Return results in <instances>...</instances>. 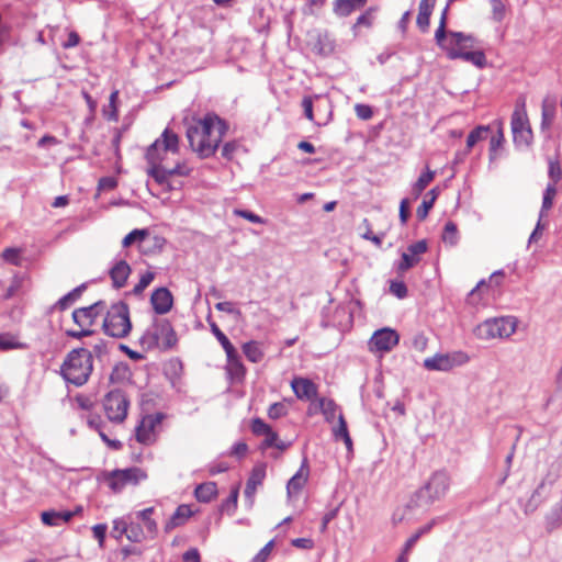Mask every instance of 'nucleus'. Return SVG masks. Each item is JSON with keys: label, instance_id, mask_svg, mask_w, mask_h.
Instances as JSON below:
<instances>
[{"label": "nucleus", "instance_id": "nucleus-1", "mask_svg": "<svg viewBox=\"0 0 562 562\" xmlns=\"http://www.w3.org/2000/svg\"><path fill=\"white\" fill-rule=\"evenodd\" d=\"M179 149V137L178 135L166 128L161 136L157 138L147 149L146 159L150 165L148 175L164 188L165 191L173 189L169 181V178L173 175L187 176L189 170L183 169L179 164L173 168H166L162 166V161L166 159L169 153L176 154Z\"/></svg>", "mask_w": 562, "mask_h": 562}, {"label": "nucleus", "instance_id": "nucleus-2", "mask_svg": "<svg viewBox=\"0 0 562 562\" xmlns=\"http://www.w3.org/2000/svg\"><path fill=\"white\" fill-rule=\"evenodd\" d=\"M227 131L226 123L216 114L193 120L187 128V138L193 151L201 158L211 157Z\"/></svg>", "mask_w": 562, "mask_h": 562}, {"label": "nucleus", "instance_id": "nucleus-3", "mask_svg": "<svg viewBox=\"0 0 562 562\" xmlns=\"http://www.w3.org/2000/svg\"><path fill=\"white\" fill-rule=\"evenodd\" d=\"M450 486V477L443 471H437L432 473L429 480L412 496L404 509H397L393 514V521L395 524L401 522L405 519H409L411 516L406 512L412 513L414 510L426 512L437 501H440L447 494Z\"/></svg>", "mask_w": 562, "mask_h": 562}, {"label": "nucleus", "instance_id": "nucleus-4", "mask_svg": "<svg viewBox=\"0 0 562 562\" xmlns=\"http://www.w3.org/2000/svg\"><path fill=\"white\" fill-rule=\"evenodd\" d=\"M92 362V355L88 349H74L66 356L60 367V374L66 382L81 386L89 380L93 370Z\"/></svg>", "mask_w": 562, "mask_h": 562}, {"label": "nucleus", "instance_id": "nucleus-5", "mask_svg": "<svg viewBox=\"0 0 562 562\" xmlns=\"http://www.w3.org/2000/svg\"><path fill=\"white\" fill-rule=\"evenodd\" d=\"M177 342L176 333L167 319H155L140 337V344L147 349H170Z\"/></svg>", "mask_w": 562, "mask_h": 562}, {"label": "nucleus", "instance_id": "nucleus-6", "mask_svg": "<svg viewBox=\"0 0 562 562\" xmlns=\"http://www.w3.org/2000/svg\"><path fill=\"white\" fill-rule=\"evenodd\" d=\"M132 328L127 304L119 302L113 304L106 312L103 321V329L106 335L114 338L125 337Z\"/></svg>", "mask_w": 562, "mask_h": 562}, {"label": "nucleus", "instance_id": "nucleus-7", "mask_svg": "<svg viewBox=\"0 0 562 562\" xmlns=\"http://www.w3.org/2000/svg\"><path fill=\"white\" fill-rule=\"evenodd\" d=\"M516 322L513 317H499L487 319L475 328V335L480 339L488 340L494 338L509 337L515 333Z\"/></svg>", "mask_w": 562, "mask_h": 562}, {"label": "nucleus", "instance_id": "nucleus-8", "mask_svg": "<svg viewBox=\"0 0 562 562\" xmlns=\"http://www.w3.org/2000/svg\"><path fill=\"white\" fill-rule=\"evenodd\" d=\"M510 126L516 146L527 147L531 144L533 135L524 102L516 105L512 114Z\"/></svg>", "mask_w": 562, "mask_h": 562}, {"label": "nucleus", "instance_id": "nucleus-9", "mask_svg": "<svg viewBox=\"0 0 562 562\" xmlns=\"http://www.w3.org/2000/svg\"><path fill=\"white\" fill-rule=\"evenodd\" d=\"M146 479V472L137 467L114 470L105 475V482L108 486L115 493L121 492L128 485H137L139 482Z\"/></svg>", "mask_w": 562, "mask_h": 562}, {"label": "nucleus", "instance_id": "nucleus-10", "mask_svg": "<svg viewBox=\"0 0 562 562\" xmlns=\"http://www.w3.org/2000/svg\"><path fill=\"white\" fill-rule=\"evenodd\" d=\"M130 402L126 395L114 390L109 392L103 400V408L106 417L113 423H122L127 416Z\"/></svg>", "mask_w": 562, "mask_h": 562}, {"label": "nucleus", "instance_id": "nucleus-11", "mask_svg": "<svg viewBox=\"0 0 562 562\" xmlns=\"http://www.w3.org/2000/svg\"><path fill=\"white\" fill-rule=\"evenodd\" d=\"M469 361L467 353L457 351L452 353H437L424 360V367L430 371H449L454 367L462 366Z\"/></svg>", "mask_w": 562, "mask_h": 562}, {"label": "nucleus", "instance_id": "nucleus-12", "mask_svg": "<svg viewBox=\"0 0 562 562\" xmlns=\"http://www.w3.org/2000/svg\"><path fill=\"white\" fill-rule=\"evenodd\" d=\"M398 340L400 337L394 329L382 328L372 335L369 349L373 352H387L398 344Z\"/></svg>", "mask_w": 562, "mask_h": 562}, {"label": "nucleus", "instance_id": "nucleus-13", "mask_svg": "<svg viewBox=\"0 0 562 562\" xmlns=\"http://www.w3.org/2000/svg\"><path fill=\"white\" fill-rule=\"evenodd\" d=\"M162 414L145 416L136 428V439L143 445H151L156 441V428L162 422Z\"/></svg>", "mask_w": 562, "mask_h": 562}, {"label": "nucleus", "instance_id": "nucleus-14", "mask_svg": "<svg viewBox=\"0 0 562 562\" xmlns=\"http://www.w3.org/2000/svg\"><path fill=\"white\" fill-rule=\"evenodd\" d=\"M153 240V245L157 248H161L165 240L158 236H154L150 238L149 231L146 228L143 229H134L131 233H128L122 240V246L124 248H127L134 244H137L140 251L146 252L147 249L145 248L144 244Z\"/></svg>", "mask_w": 562, "mask_h": 562}, {"label": "nucleus", "instance_id": "nucleus-15", "mask_svg": "<svg viewBox=\"0 0 562 562\" xmlns=\"http://www.w3.org/2000/svg\"><path fill=\"white\" fill-rule=\"evenodd\" d=\"M104 310L102 302H97L90 306L77 308L72 312L74 322L80 327H90L97 319V317Z\"/></svg>", "mask_w": 562, "mask_h": 562}, {"label": "nucleus", "instance_id": "nucleus-16", "mask_svg": "<svg viewBox=\"0 0 562 562\" xmlns=\"http://www.w3.org/2000/svg\"><path fill=\"white\" fill-rule=\"evenodd\" d=\"M266 477V465L265 464H258L256 465L246 484L245 488V497L249 504V506H252L255 502V494L257 492V488L262 485V482Z\"/></svg>", "mask_w": 562, "mask_h": 562}, {"label": "nucleus", "instance_id": "nucleus-17", "mask_svg": "<svg viewBox=\"0 0 562 562\" xmlns=\"http://www.w3.org/2000/svg\"><path fill=\"white\" fill-rule=\"evenodd\" d=\"M310 469L306 460L302 463L299 471L289 480L286 485L288 497L292 499L297 496L307 482Z\"/></svg>", "mask_w": 562, "mask_h": 562}, {"label": "nucleus", "instance_id": "nucleus-18", "mask_svg": "<svg viewBox=\"0 0 562 562\" xmlns=\"http://www.w3.org/2000/svg\"><path fill=\"white\" fill-rule=\"evenodd\" d=\"M150 303L157 314H166L172 307V295L166 288L156 289L150 296Z\"/></svg>", "mask_w": 562, "mask_h": 562}, {"label": "nucleus", "instance_id": "nucleus-19", "mask_svg": "<svg viewBox=\"0 0 562 562\" xmlns=\"http://www.w3.org/2000/svg\"><path fill=\"white\" fill-rule=\"evenodd\" d=\"M449 59H463L475 65L479 68H483L486 65V57L482 50H462L456 47L448 48Z\"/></svg>", "mask_w": 562, "mask_h": 562}, {"label": "nucleus", "instance_id": "nucleus-20", "mask_svg": "<svg viewBox=\"0 0 562 562\" xmlns=\"http://www.w3.org/2000/svg\"><path fill=\"white\" fill-rule=\"evenodd\" d=\"M291 387L300 400L310 401L314 396H316L317 387L316 385L308 379L305 378H294L291 382Z\"/></svg>", "mask_w": 562, "mask_h": 562}, {"label": "nucleus", "instance_id": "nucleus-21", "mask_svg": "<svg viewBox=\"0 0 562 562\" xmlns=\"http://www.w3.org/2000/svg\"><path fill=\"white\" fill-rule=\"evenodd\" d=\"M131 267L125 260L117 261L110 270V277L113 286L116 289L123 288L131 274Z\"/></svg>", "mask_w": 562, "mask_h": 562}, {"label": "nucleus", "instance_id": "nucleus-22", "mask_svg": "<svg viewBox=\"0 0 562 562\" xmlns=\"http://www.w3.org/2000/svg\"><path fill=\"white\" fill-rule=\"evenodd\" d=\"M226 353V370L228 374L234 379H241L245 375V367L241 363L240 357L236 348L225 351Z\"/></svg>", "mask_w": 562, "mask_h": 562}, {"label": "nucleus", "instance_id": "nucleus-23", "mask_svg": "<svg viewBox=\"0 0 562 562\" xmlns=\"http://www.w3.org/2000/svg\"><path fill=\"white\" fill-rule=\"evenodd\" d=\"M192 515L193 510L190 505L182 504L178 506L173 515L165 525L166 531H170L177 527L184 525Z\"/></svg>", "mask_w": 562, "mask_h": 562}, {"label": "nucleus", "instance_id": "nucleus-24", "mask_svg": "<svg viewBox=\"0 0 562 562\" xmlns=\"http://www.w3.org/2000/svg\"><path fill=\"white\" fill-rule=\"evenodd\" d=\"M74 514L69 510L56 512V510H47L41 514V519L44 525L56 527L61 524L68 522L72 518Z\"/></svg>", "mask_w": 562, "mask_h": 562}, {"label": "nucleus", "instance_id": "nucleus-25", "mask_svg": "<svg viewBox=\"0 0 562 562\" xmlns=\"http://www.w3.org/2000/svg\"><path fill=\"white\" fill-rule=\"evenodd\" d=\"M555 117V102L550 99L546 98L542 101L541 104V130L547 131L551 127L553 121Z\"/></svg>", "mask_w": 562, "mask_h": 562}, {"label": "nucleus", "instance_id": "nucleus-26", "mask_svg": "<svg viewBox=\"0 0 562 562\" xmlns=\"http://www.w3.org/2000/svg\"><path fill=\"white\" fill-rule=\"evenodd\" d=\"M27 344L20 340L19 335L11 333H0V350L8 351L13 349H27Z\"/></svg>", "mask_w": 562, "mask_h": 562}, {"label": "nucleus", "instance_id": "nucleus-27", "mask_svg": "<svg viewBox=\"0 0 562 562\" xmlns=\"http://www.w3.org/2000/svg\"><path fill=\"white\" fill-rule=\"evenodd\" d=\"M194 495L199 502L209 503L217 495V486L214 482H205L195 487Z\"/></svg>", "mask_w": 562, "mask_h": 562}, {"label": "nucleus", "instance_id": "nucleus-28", "mask_svg": "<svg viewBox=\"0 0 562 562\" xmlns=\"http://www.w3.org/2000/svg\"><path fill=\"white\" fill-rule=\"evenodd\" d=\"M333 435L336 440H342L349 451L352 449V441L347 429L346 420L341 413H338V423L333 427Z\"/></svg>", "mask_w": 562, "mask_h": 562}, {"label": "nucleus", "instance_id": "nucleus-29", "mask_svg": "<svg viewBox=\"0 0 562 562\" xmlns=\"http://www.w3.org/2000/svg\"><path fill=\"white\" fill-rule=\"evenodd\" d=\"M432 8L434 4L429 0H422L419 3L416 23L423 32L427 31L429 26Z\"/></svg>", "mask_w": 562, "mask_h": 562}, {"label": "nucleus", "instance_id": "nucleus-30", "mask_svg": "<svg viewBox=\"0 0 562 562\" xmlns=\"http://www.w3.org/2000/svg\"><path fill=\"white\" fill-rule=\"evenodd\" d=\"M367 0H336L335 12L341 16L349 15L352 11L362 8Z\"/></svg>", "mask_w": 562, "mask_h": 562}, {"label": "nucleus", "instance_id": "nucleus-31", "mask_svg": "<svg viewBox=\"0 0 562 562\" xmlns=\"http://www.w3.org/2000/svg\"><path fill=\"white\" fill-rule=\"evenodd\" d=\"M450 43L458 49L467 50L474 46V37L461 32H450Z\"/></svg>", "mask_w": 562, "mask_h": 562}, {"label": "nucleus", "instance_id": "nucleus-32", "mask_svg": "<svg viewBox=\"0 0 562 562\" xmlns=\"http://www.w3.org/2000/svg\"><path fill=\"white\" fill-rule=\"evenodd\" d=\"M562 526V501L555 504L546 517V528L552 531Z\"/></svg>", "mask_w": 562, "mask_h": 562}, {"label": "nucleus", "instance_id": "nucleus-33", "mask_svg": "<svg viewBox=\"0 0 562 562\" xmlns=\"http://www.w3.org/2000/svg\"><path fill=\"white\" fill-rule=\"evenodd\" d=\"M154 513V507H148L143 510H139L136 516L139 520L144 522L145 529L149 537H155L157 533V524L154 519H151V515Z\"/></svg>", "mask_w": 562, "mask_h": 562}, {"label": "nucleus", "instance_id": "nucleus-34", "mask_svg": "<svg viewBox=\"0 0 562 562\" xmlns=\"http://www.w3.org/2000/svg\"><path fill=\"white\" fill-rule=\"evenodd\" d=\"M439 194V191L437 188L431 189L427 195L426 199L423 201L422 205L417 209V217L419 220H425L429 213V210L432 207L437 196Z\"/></svg>", "mask_w": 562, "mask_h": 562}, {"label": "nucleus", "instance_id": "nucleus-35", "mask_svg": "<svg viewBox=\"0 0 562 562\" xmlns=\"http://www.w3.org/2000/svg\"><path fill=\"white\" fill-rule=\"evenodd\" d=\"M243 351L246 358L254 363L261 361V359L263 358V352L260 348L259 342L257 341H248L244 344Z\"/></svg>", "mask_w": 562, "mask_h": 562}, {"label": "nucleus", "instance_id": "nucleus-36", "mask_svg": "<svg viewBox=\"0 0 562 562\" xmlns=\"http://www.w3.org/2000/svg\"><path fill=\"white\" fill-rule=\"evenodd\" d=\"M435 172L427 168L425 172H423L417 181L414 183L412 188V193L415 198H418L422 192L426 189V187L434 180Z\"/></svg>", "mask_w": 562, "mask_h": 562}, {"label": "nucleus", "instance_id": "nucleus-37", "mask_svg": "<svg viewBox=\"0 0 562 562\" xmlns=\"http://www.w3.org/2000/svg\"><path fill=\"white\" fill-rule=\"evenodd\" d=\"M446 21H447V8L443 10L442 14H441V19H440V23H439V26L435 33V40L437 42V44L446 49L448 52V48H451L453 47L452 44L450 43V41L448 43H446Z\"/></svg>", "mask_w": 562, "mask_h": 562}, {"label": "nucleus", "instance_id": "nucleus-38", "mask_svg": "<svg viewBox=\"0 0 562 562\" xmlns=\"http://www.w3.org/2000/svg\"><path fill=\"white\" fill-rule=\"evenodd\" d=\"M319 407L327 422L333 423L336 417L338 418V406L333 400L321 398Z\"/></svg>", "mask_w": 562, "mask_h": 562}, {"label": "nucleus", "instance_id": "nucleus-39", "mask_svg": "<svg viewBox=\"0 0 562 562\" xmlns=\"http://www.w3.org/2000/svg\"><path fill=\"white\" fill-rule=\"evenodd\" d=\"M420 261V257L413 255L411 251H405L402 254V259L397 265V271L403 273L408 269L415 267Z\"/></svg>", "mask_w": 562, "mask_h": 562}, {"label": "nucleus", "instance_id": "nucleus-40", "mask_svg": "<svg viewBox=\"0 0 562 562\" xmlns=\"http://www.w3.org/2000/svg\"><path fill=\"white\" fill-rule=\"evenodd\" d=\"M557 194V189L554 187V183H549L546 188L543 200H542V206L540 211V217H543L546 215V212L549 211L552 207L553 199Z\"/></svg>", "mask_w": 562, "mask_h": 562}, {"label": "nucleus", "instance_id": "nucleus-41", "mask_svg": "<svg viewBox=\"0 0 562 562\" xmlns=\"http://www.w3.org/2000/svg\"><path fill=\"white\" fill-rule=\"evenodd\" d=\"M83 289L85 285H80L70 291L69 293H67L66 295H64L63 297H60L57 302L59 308L66 310L67 307H69L75 301H77L80 297Z\"/></svg>", "mask_w": 562, "mask_h": 562}, {"label": "nucleus", "instance_id": "nucleus-42", "mask_svg": "<svg viewBox=\"0 0 562 562\" xmlns=\"http://www.w3.org/2000/svg\"><path fill=\"white\" fill-rule=\"evenodd\" d=\"M459 239L458 236V229L457 225L453 222H448L445 225L443 233H442V240L445 244H448L450 246L457 245Z\"/></svg>", "mask_w": 562, "mask_h": 562}, {"label": "nucleus", "instance_id": "nucleus-43", "mask_svg": "<svg viewBox=\"0 0 562 562\" xmlns=\"http://www.w3.org/2000/svg\"><path fill=\"white\" fill-rule=\"evenodd\" d=\"M155 273L153 271H146L145 273L140 274L139 281L133 290L131 291V294L133 295H140L144 290L154 281Z\"/></svg>", "mask_w": 562, "mask_h": 562}, {"label": "nucleus", "instance_id": "nucleus-44", "mask_svg": "<svg viewBox=\"0 0 562 562\" xmlns=\"http://www.w3.org/2000/svg\"><path fill=\"white\" fill-rule=\"evenodd\" d=\"M488 130V126H477L474 128L467 138V149L470 150L479 140L484 139Z\"/></svg>", "mask_w": 562, "mask_h": 562}, {"label": "nucleus", "instance_id": "nucleus-45", "mask_svg": "<svg viewBox=\"0 0 562 562\" xmlns=\"http://www.w3.org/2000/svg\"><path fill=\"white\" fill-rule=\"evenodd\" d=\"M2 258H3V260H5L7 262H9L11 265L20 266L21 265V249L14 248V247L5 248L2 252Z\"/></svg>", "mask_w": 562, "mask_h": 562}, {"label": "nucleus", "instance_id": "nucleus-46", "mask_svg": "<svg viewBox=\"0 0 562 562\" xmlns=\"http://www.w3.org/2000/svg\"><path fill=\"white\" fill-rule=\"evenodd\" d=\"M431 524L430 525H427L423 528H420L415 535H413L406 542L405 544V549H404V552L403 554H401L397 559L396 562H404L406 560V558L404 557V554L417 542V540L419 539V537L427 532L430 528H431Z\"/></svg>", "mask_w": 562, "mask_h": 562}, {"label": "nucleus", "instance_id": "nucleus-47", "mask_svg": "<svg viewBox=\"0 0 562 562\" xmlns=\"http://www.w3.org/2000/svg\"><path fill=\"white\" fill-rule=\"evenodd\" d=\"M431 524L430 525H427L423 528H420L415 535H413L406 542L405 544V549H404V552L403 554H401L397 559L396 562H404L406 560V558L404 557V554L417 542V540L419 539V537L427 532L430 528H431Z\"/></svg>", "mask_w": 562, "mask_h": 562}, {"label": "nucleus", "instance_id": "nucleus-48", "mask_svg": "<svg viewBox=\"0 0 562 562\" xmlns=\"http://www.w3.org/2000/svg\"><path fill=\"white\" fill-rule=\"evenodd\" d=\"M288 414V406L284 402H277L270 405L268 409V416L271 419H278Z\"/></svg>", "mask_w": 562, "mask_h": 562}, {"label": "nucleus", "instance_id": "nucleus-49", "mask_svg": "<svg viewBox=\"0 0 562 562\" xmlns=\"http://www.w3.org/2000/svg\"><path fill=\"white\" fill-rule=\"evenodd\" d=\"M210 326H211L212 333L217 338V340L222 345L223 349L225 351H227V350L232 351V348H234V346L228 340V338L225 336V334L218 328V326L215 323H211Z\"/></svg>", "mask_w": 562, "mask_h": 562}, {"label": "nucleus", "instance_id": "nucleus-50", "mask_svg": "<svg viewBox=\"0 0 562 562\" xmlns=\"http://www.w3.org/2000/svg\"><path fill=\"white\" fill-rule=\"evenodd\" d=\"M144 532L139 525L137 524H128L126 538L133 542H140L144 539Z\"/></svg>", "mask_w": 562, "mask_h": 562}, {"label": "nucleus", "instance_id": "nucleus-51", "mask_svg": "<svg viewBox=\"0 0 562 562\" xmlns=\"http://www.w3.org/2000/svg\"><path fill=\"white\" fill-rule=\"evenodd\" d=\"M23 281H24V279L22 277L14 276V278L11 281V284L9 285V288L5 291L4 299L8 300V299H11L14 295H16L23 285Z\"/></svg>", "mask_w": 562, "mask_h": 562}, {"label": "nucleus", "instance_id": "nucleus-52", "mask_svg": "<svg viewBox=\"0 0 562 562\" xmlns=\"http://www.w3.org/2000/svg\"><path fill=\"white\" fill-rule=\"evenodd\" d=\"M128 522L124 518H117L113 521L112 536L120 539L123 535L126 536Z\"/></svg>", "mask_w": 562, "mask_h": 562}, {"label": "nucleus", "instance_id": "nucleus-53", "mask_svg": "<svg viewBox=\"0 0 562 562\" xmlns=\"http://www.w3.org/2000/svg\"><path fill=\"white\" fill-rule=\"evenodd\" d=\"M504 142V133L502 123H499L497 135L493 136L490 142L491 158H494V153L502 146Z\"/></svg>", "mask_w": 562, "mask_h": 562}, {"label": "nucleus", "instance_id": "nucleus-54", "mask_svg": "<svg viewBox=\"0 0 562 562\" xmlns=\"http://www.w3.org/2000/svg\"><path fill=\"white\" fill-rule=\"evenodd\" d=\"M251 430L257 436H266L271 430V427L262 419L256 418L252 420Z\"/></svg>", "mask_w": 562, "mask_h": 562}, {"label": "nucleus", "instance_id": "nucleus-55", "mask_svg": "<svg viewBox=\"0 0 562 562\" xmlns=\"http://www.w3.org/2000/svg\"><path fill=\"white\" fill-rule=\"evenodd\" d=\"M215 308L220 312L232 314L236 318H239L241 316V312L238 308L234 307V304L232 302H218L217 304H215Z\"/></svg>", "mask_w": 562, "mask_h": 562}, {"label": "nucleus", "instance_id": "nucleus-56", "mask_svg": "<svg viewBox=\"0 0 562 562\" xmlns=\"http://www.w3.org/2000/svg\"><path fill=\"white\" fill-rule=\"evenodd\" d=\"M390 292L398 299H404L407 295V288L402 281H392Z\"/></svg>", "mask_w": 562, "mask_h": 562}, {"label": "nucleus", "instance_id": "nucleus-57", "mask_svg": "<svg viewBox=\"0 0 562 562\" xmlns=\"http://www.w3.org/2000/svg\"><path fill=\"white\" fill-rule=\"evenodd\" d=\"M263 447H276L278 449H284L285 446L279 441L277 432L272 429L265 436Z\"/></svg>", "mask_w": 562, "mask_h": 562}, {"label": "nucleus", "instance_id": "nucleus-58", "mask_svg": "<svg viewBox=\"0 0 562 562\" xmlns=\"http://www.w3.org/2000/svg\"><path fill=\"white\" fill-rule=\"evenodd\" d=\"M274 547V541H269L254 558L252 562H266L271 554V551Z\"/></svg>", "mask_w": 562, "mask_h": 562}, {"label": "nucleus", "instance_id": "nucleus-59", "mask_svg": "<svg viewBox=\"0 0 562 562\" xmlns=\"http://www.w3.org/2000/svg\"><path fill=\"white\" fill-rule=\"evenodd\" d=\"M234 213L237 216L243 217L251 223H256V224L265 223V220L262 217H260L259 215H257L250 211H247V210H235Z\"/></svg>", "mask_w": 562, "mask_h": 562}, {"label": "nucleus", "instance_id": "nucleus-60", "mask_svg": "<svg viewBox=\"0 0 562 562\" xmlns=\"http://www.w3.org/2000/svg\"><path fill=\"white\" fill-rule=\"evenodd\" d=\"M561 176H562V169H561L560 164L558 161L550 160L549 177L551 178L552 183H554V186L561 179Z\"/></svg>", "mask_w": 562, "mask_h": 562}, {"label": "nucleus", "instance_id": "nucleus-61", "mask_svg": "<svg viewBox=\"0 0 562 562\" xmlns=\"http://www.w3.org/2000/svg\"><path fill=\"white\" fill-rule=\"evenodd\" d=\"M355 111L357 116L361 120H369L373 115L372 109L367 104H356Z\"/></svg>", "mask_w": 562, "mask_h": 562}, {"label": "nucleus", "instance_id": "nucleus-62", "mask_svg": "<svg viewBox=\"0 0 562 562\" xmlns=\"http://www.w3.org/2000/svg\"><path fill=\"white\" fill-rule=\"evenodd\" d=\"M239 147V144L235 140L228 142L223 146L222 156L226 159H232Z\"/></svg>", "mask_w": 562, "mask_h": 562}, {"label": "nucleus", "instance_id": "nucleus-63", "mask_svg": "<svg viewBox=\"0 0 562 562\" xmlns=\"http://www.w3.org/2000/svg\"><path fill=\"white\" fill-rule=\"evenodd\" d=\"M408 251H411L413 255L420 257V255L425 254L427 251V243L426 240H418L417 243H414L408 246Z\"/></svg>", "mask_w": 562, "mask_h": 562}, {"label": "nucleus", "instance_id": "nucleus-64", "mask_svg": "<svg viewBox=\"0 0 562 562\" xmlns=\"http://www.w3.org/2000/svg\"><path fill=\"white\" fill-rule=\"evenodd\" d=\"M488 285L486 284L485 280H481L477 285L475 286V289H473L470 294H469V302L471 304H476L479 303L480 301V297H479V294L480 292L484 289V288H487Z\"/></svg>", "mask_w": 562, "mask_h": 562}]
</instances>
